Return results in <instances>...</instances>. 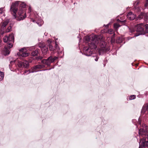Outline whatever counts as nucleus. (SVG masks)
<instances>
[{"instance_id": "1", "label": "nucleus", "mask_w": 148, "mask_h": 148, "mask_svg": "<svg viewBox=\"0 0 148 148\" xmlns=\"http://www.w3.org/2000/svg\"><path fill=\"white\" fill-rule=\"evenodd\" d=\"M99 37L98 35H94L92 37L91 41L88 43V48H89L92 51L93 49H96L97 48V45L99 42Z\"/></svg>"}, {"instance_id": "2", "label": "nucleus", "mask_w": 148, "mask_h": 148, "mask_svg": "<svg viewBox=\"0 0 148 148\" xmlns=\"http://www.w3.org/2000/svg\"><path fill=\"white\" fill-rule=\"evenodd\" d=\"M101 48L99 50V55H102L105 52H107L110 50L109 47L107 45L106 42L102 41L100 42Z\"/></svg>"}, {"instance_id": "3", "label": "nucleus", "mask_w": 148, "mask_h": 148, "mask_svg": "<svg viewBox=\"0 0 148 148\" xmlns=\"http://www.w3.org/2000/svg\"><path fill=\"white\" fill-rule=\"evenodd\" d=\"M21 2L19 1H16L15 3L12 4L10 7V11L12 13H13V16L14 18H16V14L18 10L17 7L20 3Z\"/></svg>"}, {"instance_id": "4", "label": "nucleus", "mask_w": 148, "mask_h": 148, "mask_svg": "<svg viewBox=\"0 0 148 148\" xmlns=\"http://www.w3.org/2000/svg\"><path fill=\"white\" fill-rule=\"evenodd\" d=\"M140 25V24H137L136 26V31L137 32H140V33L138 34H135L134 36H135L136 37L140 35H144L145 34L143 28Z\"/></svg>"}, {"instance_id": "5", "label": "nucleus", "mask_w": 148, "mask_h": 148, "mask_svg": "<svg viewBox=\"0 0 148 148\" xmlns=\"http://www.w3.org/2000/svg\"><path fill=\"white\" fill-rule=\"evenodd\" d=\"M42 62L48 66H50L51 63L53 62V57L52 56H50L46 59H43L41 61Z\"/></svg>"}, {"instance_id": "6", "label": "nucleus", "mask_w": 148, "mask_h": 148, "mask_svg": "<svg viewBox=\"0 0 148 148\" xmlns=\"http://www.w3.org/2000/svg\"><path fill=\"white\" fill-rule=\"evenodd\" d=\"M8 47H5L4 49L2 51V53L5 56L8 55L10 53L9 49L12 48L13 46L12 44V42L8 43Z\"/></svg>"}, {"instance_id": "7", "label": "nucleus", "mask_w": 148, "mask_h": 148, "mask_svg": "<svg viewBox=\"0 0 148 148\" xmlns=\"http://www.w3.org/2000/svg\"><path fill=\"white\" fill-rule=\"evenodd\" d=\"M38 46L41 49V51L44 55H45L47 53L48 49L47 46L43 44H40Z\"/></svg>"}, {"instance_id": "8", "label": "nucleus", "mask_w": 148, "mask_h": 148, "mask_svg": "<svg viewBox=\"0 0 148 148\" xmlns=\"http://www.w3.org/2000/svg\"><path fill=\"white\" fill-rule=\"evenodd\" d=\"M18 16L16 18L17 20L20 21L25 19L26 16V13H25L23 14V11L21 10L19 11L18 13Z\"/></svg>"}, {"instance_id": "9", "label": "nucleus", "mask_w": 148, "mask_h": 148, "mask_svg": "<svg viewBox=\"0 0 148 148\" xmlns=\"http://www.w3.org/2000/svg\"><path fill=\"white\" fill-rule=\"evenodd\" d=\"M83 52L85 55L90 56L92 54V51L89 48L85 47L83 48Z\"/></svg>"}, {"instance_id": "10", "label": "nucleus", "mask_w": 148, "mask_h": 148, "mask_svg": "<svg viewBox=\"0 0 148 148\" xmlns=\"http://www.w3.org/2000/svg\"><path fill=\"white\" fill-rule=\"evenodd\" d=\"M139 145L140 146L147 147L148 146V141H146L144 139H142L140 140Z\"/></svg>"}, {"instance_id": "11", "label": "nucleus", "mask_w": 148, "mask_h": 148, "mask_svg": "<svg viewBox=\"0 0 148 148\" xmlns=\"http://www.w3.org/2000/svg\"><path fill=\"white\" fill-rule=\"evenodd\" d=\"M136 17V15L133 14L132 12H129L127 15V18L130 20H134Z\"/></svg>"}, {"instance_id": "12", "label": "nucleus", "mask_w": 148, "mask_h": 148, "mask_svg": "<svg viewBox=\"0 0 148 148\" xmlns=\"http://www.w3.org/2000/svg\"><path fill=\"white\" fill-rule=\"evenodd\" d=\"M148 131L144 129H140L139 130V134L140 135H145L147 134V132Z\"/></svg>"}, {"instance_id": "13", "label": "nucleus", "mask_w": 148, "mask_h": 148, "mask_svg": "<svg viewBox=\"0 0 148 148\" xmlns=\"http://www.w3.org/2000/svg\"><path fill=\"white\" fill-rule=\"evenodd\" d=\"M147 112L148 113V104H146L144 105L142 109V112L143 113Z\"/></svg>"}, {"instance_id": "14", "label": "nucleus", "mask_w": 148, "mask_h": 148, "mask_svg": "<svg viewBox=\"0 0 148 148\" xmlns=\"http://www.w3.org/2000/svg\"><path fill=\"white\" fill-rule=\"evenodd\" d=\"M43 66L41 65H37L34 66L32 68V70H34L35 71V72L36 71V69H41L43 67Z\"/></svg>"}, {"instance_id": "15", "label": "nucleus", "mask_w": 148, "mask_h": 148, "mask_svg": "<svg viewBox=\"0 0 148 148\" xmlns=\"http://www.w3.org/2000/svg\"><path fill=\"white\" fill-rule=\"evenodd\" d=\"M9 22V20H7L4 21L1 27L2 30H3L4 29V28H5L6 26L8 24Z\"/></svg>"}, {"instance_id": "16", "label": "nucleus", "mask_w": 148, "mask_h": 148, "mask_svg": "<svg viewBox=\"0 0 148 148\" xmlns=\"http://www.w3.org/2000/svg\"><path fill=\"white\" fill-rule=\"evenodd\" d=\"M8 38L9 42H14V37L13 34H11L8 37Z\"/></svg>"}, {"instance_id": "17", "label": "nucleus", "mask_w": 148, "mask_h": 148, "mask_svg": "<svg viewBox=\"0 0 148 148\" xmlns=\"http://www.w3.org/2000/svg\"><path fill=\"white\" fill-rule=\"evenodd\" d=\"M29 64L28 62L26 60L23 61V68L25 69L28 68L29 67Z\"/></svg>"}, {"instance_id": "18", "label": "nucleus", "mask_w": 148, "mask_h": 148, "mask_svg": "<svg viewBox=\"0 0 148 148\" xmlns=\"http://www.w3.org/2000/svg\"><path fill=\"white\" fill-rule=\"evenodd\" d=\"M38 53V50H36L34 51H32L31 53V55L33 56H35L37 55Z\"/></svg>"}, {"instance_id": "19", "label": "nucleus", "mask_w": 148, "mask_h": 148, "mask_svg": "<svg viewBox=\"0 0 148 148\" xmlns=\"http://www.w3.org/2000/svg\"><path fill=\"white\" fill-rule=\"evenodd\" d=\"M144 13L141 12L140 14L138 16V18L140 20L143 18L144 19Z\"/></svg>"}, {"instance_id": "20", "label": "nucleus", "mask_w": 148, "mask_h": 148, "mask_svg": "<svg viewBox=\"0 0 148 148\" xmlns=\"http://www.w3.org/2000/svg\"><path fill=\"white\" fill-rule=\"evenodd\" d=\"M23 62L19 61L18 63V65L20 68H23Z\"/></svg>"}, {"instance_id": "21", "label": "nucleus", "mask_w": 148, "mask_h": 148, "mask_svg": "<svg viewBox=\"0 0 148 148\" xmlns=\"http://www.w3.org/2000/svg\"><path fill=\"white\" fill-rule=\"evenodd\" d=\"M3 8H0V17L2 16H5L4 12L3 11Z\"/></svg>"}, {"instance_id": "22", "label": "nucleus", "mask_w": 148, "mask_h": 148, "mask_svg": "<svg viewBox=\"0 0 148 148\" xmlns=\"http://www.w3.org/2000/svg\"><path fill=\"white\" fill-rule=\"evenodd\" d=\"M91 57L95 60L96 61H97L98 60V59L99 58L98 56H97L96 54H94L93 56H92Z\"/></svg>"}, {"instance_id": "23", "label": "nucleus", "mask_w": 148, "mask_h": 148, "mask_svg": "<svg viewBox=\"0 0 148 148\" xmlns=\"http://www.w3.org/2000/svg\"><path fill=\"white\" fill-rule=\"evenodd\" d=\"M4 77L3 73L0 71V81L3 80Z\"/></svg>"}, {"instance_id": "24", "label": "nucleus", "mask_w": 148, "mask_h": 148, "mask_svg": "<svg viewBox=\"0 0 148 148\" xmlns=\"http://www.w3.org/2000/svg\"><path fill=\"white\" fill-rule=\"evenodd\" d=\"M144 19L146 21L148 20V13L144 14Z\"/></svg>"}, {"instance_id": "25", "label": "nucleus", "mask_w": 148, "mask_h": 148, "mask_svg": "<svg viewBox=\"0 0 148 148\" xmlns=\"http://www.w3.org/2000/svg\"><path fill=\"white\" fill-rule=\"evenodd\" d=\"M3 40L4 42H9L8 38L7 36H5L3 38Z\"/></svg>"}, {"instance_id": "26", "label": "nucleus", "mask_w": 148, "mask_h": 148, "mask_svg": "<svg viewBox=\"0 0 148 148\" xmlns=\"http://www.w3.org/2000/svg\"><path fill=\"white\" fill-rule=\"evenodd\" d=\"M84 40L86 41H89L90 40V37L89 36H86L84 38Z\"/></svg>"}, {"instance_id": "27", "label": "nucleus", "mask_w": 148, "mask_h": 148, "mask_svg": "<svg viewBox=\"0 0 148 148\" xmlns=\"http://www.w3.org/2000/svg\"><path fill=\"white\" fill-rule=\"evenodd\" d=\"M49 49L51 51H53L55 50V49L53 48V46L51 45V44H49Z\"/></svg>"}, {"instance_id": "28", "label": "nucleus", "mask_w": 148, "mask_h": 148, "mask_svg": "<svg viewBox=\"0 0 148 148\" xmlns=\"http://www.w3.org/2000/svg\"><path fill=\"white\" fill-rule=\"evenodd\" d=\"M120 26V25L117 23H115L114 24V28L116 29L119 27Z\"/></svg>"}, {"instance_id": "29", "label": "nucleus", "mask_w": 148, "mask_h": 148, "mask_svg": "<svg viewBox=\"0 0 148 148\" xmlns=\"http://www.w3.org/2000/svg\"><path fill=\"white\" fill-rule=\"evenodd\" d=\"M20 55L21 56L24 57H26L29 55V54L27 53H22Z\"/></svg>"}, {"instance_id": "30", "label": "nucleus", "mask_w": 148, "mask_h": 148, "mask_svg": "<svg viewBox=\"0 0 148 148\" xmlns=\"http://www.w3.org/2000/svg\"><path fill=\"white\" fill-rule=\"evenodd\" d=\"M136 97L135 95H132L129 97V99L130 100L134 99Z\"/></svg>"}, {"instance_id": "31", "label": "nucleus", "mask_w": 148, "mask_h": 148, "mask_svg": "<svg viewBox=\"0 0 148 148\" xmlns=\"http://www.w3.org/2000/svg\"><path fill=\"white\" fill-rule=\"evenodd\" d=\"M144 27L146 29L145 31V34L148 33V24H146L144 25Z\"/></svg>"}, {"instance_id": "32", "label": "nucleus", "mask_w": 148, "mask_h": 148, "mask_svg": "<svg viewBox=\"0 0 148 148\" xmlns=\"http://www.w3.org/2000/svg\"><path fill=\"white\" fill-rule=\"evenodd\" d=\"M26 6V4L23 2H21V3L20 4V6L23 8H25Z\"/></svg>"}, {"instance_id": "33", "label": "nucleus", "mask_w": 148, "mask_h": 148, "mask_svg": "<svg viewBox=\"0 0 148 148\" xmlns=\"http://www.w3.org/2000/svg\"><path fill=\"white\" fill-rule=\"evenodd\" d=\"M11 26H9L5 31V32H9L11 31Z\"/></svg>"}, {"instance_id": "34", "label": "nucleus", "mask_w": 148, "mask_h": 148, "mask_svg": "<svg viewBox=\"0 0 148 148\" xmlns=\"http://www.w3.org/2000/svg\"><path fill=\"white\" fill-rule=\"evenodd\" d=\"M108 33L111 34H112L114 32L112 29H109L108 30Z\"/></svg>"}, {"instance_id": "35", "label": "nucleus", "mask_w": 148, "mask_h": 148, "mask_svg": "<svg viewBox=\"0 0 148 148\" xmlns=\"http://www.w3.org/2000/svg\"><path fill=\"white\" fill-rule=\"evenodd\" d=\"M55 50H58L59 49V47L58 45L57 44V42H55Z\"/></svg>"}, {"instance_id": "36", "label": "nucleus", "mask_w": 148, "mask_h": 148, "mask_svg": "<svg viewBox=\"0 0 148 148\" xmlns=\"http://www.w3.org/2000/svg\"><path fill=\"white\" fill-rule=\"evenodd\" d=\"M130 30V32L131 33H133L135 31V30L133 28H130L129 29Z\"/></svg>"}, {"instance_id": "37", "label": "nucleus", "mask_w": 148, "mask_h": 148, "mask_svg": "<svg viewBox=\"0 0 148 148\" xmlns=\"http://www.w3.org/2000/svg\"><path fill=\"white\" fill-rule=\"evenodd\" d=\"M145 7H147L148 6V0H146L145 3Z\"/></svg>"}, {"instance_id": "38", "label": "nucleus", "mask_w": 148, "mask_h": 148, "mask_svg": "<svg viewBox=\"0 0 148 148\" xmlns=\"http://www.w3.org/2000/svg\"><path fill=\"white\" fill-rule=\"evenodd\" d=\"M58 58V57L56 56H55L53 58V62Z\"/></svg>"}, {"instance_id": "39", "label": "nucleus", "mask_w": 148, "mask_h": 148, "mask_svg": "<svg viewBox=\"0 0 148 148\" xmlns=\"http://www.w3.org/2000/svg\"><path fill=\"white\" fill-rule=\"evenodd\" d=\"M43 57L42 56H39L37 58V59L38 60H40L42 59Z\"/></svg>"}, {"instance_id": "40", "label": "nucleus", "mask_w": 148, "mask_h": 148, "mask_svg": "<svg viewBox=\"0 0 148 148\" xmlns=\"http://www.w3.org/2000/svg\"><path fill=\"white\" fill-rule=\"evenodd\" d=\"M28 74L29 73H34L35 72V71H34V70H32V71H31L30 70H28Z\"/></svg>"}, {"instance_id": "41", "label": "nucleus", "mask_w": 148, "mask_h": 148, "mask_svg": "<svg viewBox=\"0 0 148 148\" xmlns=\"http://www.w3.org/2000/svg\"><path fill=\"white\" fill-rule=\"evenodd\" d=\"M15 61V60H13V61H11L10 62V64H13V63H14Z\"/></svg>"}, {"instance_id": "42", "label": "nucleus", "mask_w": 148, "mask_h": 148, "mask_svg": "<svg viewBox=\"0 0 148 148\" xmlns=\"http://www.w3.org/2000/svg\"><path fill=\"white\" fill-rule=\"evenodd\" d=\"M114 40L113 38H112L111 40V42L112 43L114 42Z\"/></svg>"}, {"instance_id": "43", "label": "nucleus", "mask_w": 148, "mask_h": 148, "mask_svg": "<svg viewBox=\"0 0 148 148\" xmlns=\"http://www.w3.org/2000/svg\"><path fill=\"white\" fill-rule=\"evenodd\" d=\"M29 13H30L31 12V7L30 6L29 8Z\"/></svg>"}, {"instance_id": "44", "label": "nucleus", "mask_w": 148, "mask_h": 148, "mask_svg": "<svg viewBox=\"0 0 148 148\" xmlns=\"http://www.w3.org/2000/svg\"><path fill=\"white\" fill-rule=\"evenodd\" d=\"M47 42H48V43H49V44H51V42L50 40H47Z\"/></svg>"}, {"instance_id": "45", "label": "nucleus", "mask_w": 148, "mask_h": 148, "mask_svg": "<svg viewBox=\"0 0 148 148\" xmlns=\"http://www.w3.org/2000/svg\"><path fill=\"white\" fill-rule=\"evenodd\" d=\"M24 48H22L20 50V52H22L24 50Z\"/></svg>"}, {"instance_id": "46", "label": "nucleus", "mask_w": 148, "mask_h": 148, "mask_svg": "<svg viewBox=\"0 0 148 148\" xmlns=\"http://www.w3.org/2000/svg\"><path fill=\"white\" fill-rule=\"evenodd\" d=\"M28 70H25V73H28Z\"/></svg>"}, {"instance_id": "47", "label": "nucleus", "mask_w": 148, "mask_h": 148, "mask_svg": "<svg viewBox=\"0 0 148 148\" xmlns=\"http://www.w3.org/2000/svg\"><path fill=\"white\" fill-rule=\"evenodd\" d=\"M109 24L110 23H109L107 25H105L106 27H108V26L109 25Z\"/></svg>"}, {"instance_id": "48", "label": "nucleus", "mask_w": 148, "mask_h": 148, "mask_svg": "<svg viewBox=\"0 0 148 148\" xmlns=\"http://www.w3.org/2000/svg\"><path fill=\"white\" fill-rule=\"evenodd\" d=\"M12 59L13 60H15V59H13L12 58H10V60H12Z\"/></svg>"}, {"instance_id": "49", "label": "nucleus", "mask_w": 148, "mask_h": 148, "mask_svg": "<svg viewBox=\"0 0 148 148\" xmlns=\"http://www.w3.org/2000/svg\"><path fill=\"white\" fill-rule=\"evenodd\" d=\"M54 53L53 52H52L51 53V55H52V54H53Z\"/></svg>"}, {"instance_id": "50", "label": "nucleus", "mask_w": 148, "mask_h": 148, "mask_svg": "<svg viewBox=\"0 0 148 148\" xmlns=\"http://www.w3.org/2000/svg\"><path fill=\"white\" fill-rule=\"evenodd\" d=\"M147 139H148V134L147 135Z\"/></svg>"}, {"instance_id": "51", "label": "nucleus", "mask_w": 148, "mask_h": 148, "mask_svg": "<svg viewBox=\"0 0 148 148\" xmlns=\"http://www.w3.org/2000/svg\"><path fill=\"white\" fill-rule=\"evenodd\" d=\"M38 23V25H39V26H40L41 25H39L38 23Z\"/></svg>"}, {"instance_id": "52", "label": "nucleus", "mask_w": 148, "mask_h": 148, "mask_svg": "<svg viewBox=\"0 0 148 148\" xmlns=\"http://www.w3.org/2000/svg\"><path fill=\"white\" fill-rule=\"evenodd\" d=\"M1 42V40L0 39V43Z\"/></svg>"}, {"instance_id": "53", "label": "nucleus", "mask_w": 148, "mask_h": 148, "mask_svg": "<svg viewBox=\"0 0 148 148\" xmlns=\"http://www.w3.org/2000/svg\"><path fill=\"white\" fill-rule=\"evenodd\" d=\"M19 53H18L17 54V55H19V54H19Z\"/></svg>"}, {"instance_id": "54", "label": "nucleus", "mask_w": 148, "mask_h": 148, "mask_svg": "<svg viewBox=\"0 0 148 148\" xmlns=\"http://www.w3.org/2000/svg\"><path fill=\"white\" fill-rule=\"evenodd\" d=\"M147 36L148 37V35Z\"/></svg>"}, {"instance_id": "55", "label": "nucleus", "mask_w": 148, "mask_h": 148, "mask_svg": "<svg viewBox=\"0 0 148 148\" xmlns=\"http://www.w3.org/2000/svg\"><path fill=\"white\" fill-rule=\"evenodd\" d=\"M117 42H118V41H117Z\"/></svg>"}, {"instance_id": "56", "label": "nucleus", "mask_w": 148, "mask_h": 148, "mask_svg": "<svg viewBox=\"0 0 148 148\" xmlns=\"http://www.w3.org/2000/svg\"><path fill=\"white\" fill-rule=\"evenodd\" d=\"M139 148H140V146H139Z\"/></svg>"}]
</instances>
